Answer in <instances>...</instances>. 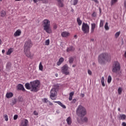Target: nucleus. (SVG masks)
<instances>
[{
	"instance_id": "obj_1",
	"label": "nucleus",
	"mask_w": 126,
	"mask_h": 126,
	"mask_svg": "<svg viewBox=\"0 0 126 126\" xmlns=\"http://www.w3.org/2000/svg\"><path fill=\"white\" fill-rule=\"evenodd\" d=\"M30 84H29V83H26L25 84V86L26 89H28V90H30L31 89V91L32 92H37V91H39V88H40V81L38 80H34L32 82H31Z\"/></svg>"
},
{
	"instance_id": "obj_2",
	"label": "nucleus",
	"mask_w": 126,
	"mask_h": 126,
	"mask_svg": "<svg viewBox=\"0 0 126 126\" xmlns=\"http://www.w3.org/2000/svg\"><path fill=\"white\" fill-rule=\"evenodd\" d=\"M111 55L107 53H104L101 54L98 56V63L100 64H104L106 63L111 62Z\"/></svg>"
},
{
	"instance_id": "obj_3",
	"label": "nucleus",
	"mask_w": 126,
	"mask_h": 126,
	"mask_svg": "<svg viewBox=\"0 0 126 126\" xmlns=\"http://www.w3.org/2000/svg\"><path fill=\"white\" fill-rule=\"evenodd\" d=\"M42 26L43 30L48 34H52L53 31L51 27V22L48 19H44L42 21Z\"/></svg>"
},
{
	"instance_id": "obj_4",
	"label": "nucleus",
	"mask_w": 126,
	"mask_h": 126,
	"mask_svg": "<svg viewBox=\"0 0 126 126\" xmlns=\"http://www.w3.org/2000/svg\"><path fill=\"white\" fill-rule=\"evenodd\" d=\"M60 86L58 84L54 85V88L50 91V98L52 100H56L57 98V93L59 91Z\"/></svg>"
},
{
	"instance_id": "obj_5",
	"label": "nucleus",
	"mask_w": 126,
	"mask_h": 126,
	"mask_svg": "<svg viewBox=\"0 0 126 126\" xmlns=\"http://www.w3.org/2000/svg\"><path fill=\"white\" fill-rule=\"evenodd\" d=\"M76 114L77 116H80V117H84L86 115V109L82 105H79L76 109Z\"/></svg>"
},
{
	"instance_id": "obj_6",
	"label": "nucleus",
	"mask_w": 126,
	"mask_h": 126,
	"mask_svg": "<svg viewBox=\"0 0 126 126\" xmlns=\"http://www.w3.org/2000/svg\"><path fill=\"white\" fill-rule=\"evenodd\" d=\"M120 70H121V65L120 64V63L118 61L114 62L112 64V72L117 73V72L120 71Z\"/></svg>"
},
{
	"instance_id": "obj_7",
	"label": "nucleus",
	"mask_w": 126,
	"mask_h": 126,
	"mask_svg": "<svg viewBox=\"0 0 126 126\" xmlns=\"http://www.w3.org/2000/svg\"><path fill=\"white\" fill-rule=\"evenodd\" d=\"M90 30V27L88 24L83 23L82 25V31H83L84 34H88Z\"/></svg>"
},
{
	"instance_id": "obj_8",
	"label": "nucleus",
	"mask_w": 126,
	"mask_h": 126,
	"mask_svg": "<svg viewBox=\"0 0 126 126\" xmlns=\"http://www.w3.org/2000/svg\"><path fill=\"white\" fill-rule=\"evenodd\" d=\"M62 72L65 75H69V67L67 64L64 65L62 67Z\"/></svg>"
},
{
	"instance_id": "obj_9",
	"label": "nucleus",
	"mask_w": 126,
	"mask_h": 126,
	"mask_svg": "<svg viewBox=\"0 0 126 126\" xmlns=\"http://www.w3.org/2000/svg\"><path fill=\"white\" fill-rule=\"evenodd\" d=\"M32 46H33V44L32 43L31 40L28 39L26 41V43H25L24 49H30V48H31Z\"/></svg>"
},
{
	"instance_id": "obj_10",
	"label": "nucleus",
	"mask_w": 126,
	"mask_h": 126,
	"mask_svg": "<svg viewBox=\"0 0 126 126\" xmlns=\"http://www.w3.org/2000/svg\"><path fill=\"white\" fill-rule=\"evenodd\" d=\"M24 52L25 56H26L27 58H31L32 57V55H31V52H30V49H24Z\"/></svg>"
},
{
	"instance_id": "obj_11",
	"label": "nucleus",
	"mask_w": 126,
	"mask_h": 126,
	"mask_svg": "<svg viewBox=\"0 0 126 126\" xmlns=\"http://www.w3.org/2000/svg\"><path fill=\"white\" fill-rule=\"evenodd\" d=\"M29 122L27 119H23L20 123V126H28Z\"/></svg>"
},
{
	"instance_id": "obj_12",
	"label": "nucleus",
	"mask_w": 126,
	"mask_h": 126,
	"mask_svg": "<svg viewBox=\"0 0 126 126\" xmlns=\"http://www.w3.org/2000/svg\"><path fill=\"white\" fill-rule=\"evenodd\" d=\"M61 36L63 38H67L70 36V33L68 32L64 31L61 33Z\"/></svg>"
},
{
	"instance_id": "obj_13",
	"label": "nucleus",
	"mask_w": 126,
	"mask_h": 126,
	"mask_svg": "<svg viewBox=\"0 0 126 126\" xmlns=\"http://www.w3.org/2000/svg\"><path fill=\"white\" fill-rule=\"evenodd\" d=\"M126 119V114H119L118 116V120L119 121H124Z\"/></svg>"
},
{
	"instance_id": "obj_14",
	"label": "nucleus",
	"mask_w": 126,
	"mask_h": 126,
	"mask_svg": "<svg viewBox=\"0 0 126 126\" xmlns=\"http://www.w3.org/2000/svg\"><path fill=\"white\" fill-rule=\"evenodd\" d=\"M97 27V25L95 23L91 24V33H94V31H95V29Z\"/></svg>"
},
{
	"instance_id": "obj_15",
	"label": "nucleus",
	"mask_w": 126,
	"mask_h": 126,
	"mask_svg": "<svg viewBox=\"0 0 126 126\" xmlns=\"http://www.w3.org/2000/svg\"><path fill=\"white\" fill-rule=\"evenodd\" d=\"M20 35H21V30L18 29L14 33L13 36L14 37H19Z\"/></svg>"
},
{
	"instance_id": "obj_16",
	"label": "nucleus",
	"mask_w": 126,
	"mask_h": 126,
	"mask_svg": "<svg viewBox=\"0 0 126 126\" xmlns=\"http://www.w3.org/2000/svg\"><path fill=\"white\" fill-rule=\"evenodd\" d=\"M18 90H22V91H25L24 87L21 84H19L17 86Z\"/></svg>"
},
{
	"instance_id": "obj_17",
	"label": "nucleus",
	"mask_w": 126,
	"mask_h": 126,
	"mask_svg": "<svg viewBox=\"0 0 126 126\" xmlns=\"http://www.w3.org/2000/svg\"><path fill=\"white\" fill-rule=\"evenodd\" d=\"M57 1L59 7H63V0H57Z\"/></svg>"
},
{
	"instance_id": "obj_18",
	"label": "nucleus",
	"mask_w": 126,
	"mask_h": 126,
	"mask_svg": "<svg viewBox=\"0 0 126 126\" xmlns=\"http://www.w3.org/2000/svg\"><path fill=\"white\" fill-rule=\"evenodd\" d=\"M5 96L8 99H9V98L13 97V94L11 92L7 93Z\"/></svg>"
},
{
	"instance_id": "obj_19",
	"label": "nucleus",
	"mask_w": 126,
	"mask_h": 126,
	"mask_svg": "<svg viewBox=\"0 0 126 126\" xmlns=\"http://www.w3.org/2000/svg\"><path fill=\"white\" fill-rule=\"evenodd\" d=\"M63 61H64L63 58H60L59 61L57 62V65H61V64H62V63H63Z\"/></svg>"
},
{
	"instance_id": "obj_20",
	"label": "nucleus",
	"mask_w": 126,
	"mask_h": 126,
	"mask_svg": "<svg viewBox=\"0 0 126 126\" xmlns=\"http://www.w3.org/2000/svg\"><path fill=\"white\" fill-rule=\"evenodd\" d=\"M54 103H57V104H58L61 107L63 108V109H65L66 107H65V105L62 104V103L61 101H54Z\"/></svg>"
},
{
	"instance_id": "obj_21",
	"label": "nucleus",
	"mask_w": 126,
	"mask_h": 126,
	"mask_svg": "<svg viewBox=\"0 0 126 126\" xmlns=\"http://www.w3.org/2000/svg\"><path fill=\"white\" fill-rule=\"evenodd\" d=\"M66 122L68 126H70L72 123V121H71V118H70V117H68L66 120Z\"/></svg>"
},
{
	"instance_id": "obj_22",
	"label": "nucleus",
	"mask_w": 126,
	"mask_h": 126,
	"mask_svg": "<svg viewBox=\"0 0 126 126\" xmlns=\"http://www.w3.org/2000/svg\"><path fill=\"white\" fill-rule=\"evenodd\" d=\"M6 15V12H5V11L3 10L1 11L0 13V16H1V17H5Z\"/></svg>"
},
{
	"instance_id": "obj_23",
	"label": "nucleus",
	"mask_w": 126,
	"mask_h": 126,
	"mask_svg": "<svg viewBox=\"0 0 126 126\" xmlns=\"http://www.w3.org/2000/svg\"><path fill=\"white\" fill-rule=\"evenodd\" d=\"M74 50H75L74 47H73L72 46H70L67 48L66 51H67V52H73V51H74Z\"/></svg>"
},
{
	"instance_id": "obj_24",
	"label": "nucleus",
	"mask_w": 126,
	"mask_h": 126,
	"mask_svg": "<svg viewBox=\"0 0 126 126\" xmlns=\"http://www.w3.org/2000/svg\"><path fill=\"white\" fill-rule=\"evenodd\" d=\"M13 52V49L10 48L8 50V51L6 53V55H7L8 56H10V55H11V53Z\"/></svg>"
},
{
	"instance_id": "obj_25",
	"label": "nucleus",
	"mask_w": 126,
	"mask_h": 126,
	"mask_svg": "<svg viewBox=\"0 0 126 126\" xmlns=\"http://www.w3.org/2000/svg\"><path fill=\"white\" fill-rule=\"evenodd\" d=\"M73 95H74V92H72L70 93L69 96V101H71V100H72V96H73Z\"/></svg>"
},
{
	"instance_id": "obj_26",
	"label": "nucleus",
	"mask_w": 126,
	"mask_h": 126,
	"mask_svg": "<svg viewBox=\"0 0 126 126\" xmlns=\"http://www.w3.org/2000/svg\"><path fill=\"white\" fill-rule=\"evenodd\" d=\"M38 1H42L43 3H46L47 2V0H33V2L35 3L38 2Z\"/></svg>"
},
{
	"instance_id": "obj_27",
	"label": "nucleus",
	"mask_w": 126,
	"mask_h": 126,
	"mask_svg": "<svg viewBox=\"0 0 126 126\" xmlns=\"http://www.w3.org/2000/svg\"><path fill=\"white\" fill-rule=\"evenodd\" d=\"M101 85L103 87H105V78L104 77H102L101 79Z\"/></svg>"
},
{
	"instance_id": "obj_28",
	"label": "nucleus",
	"mask_w": 126,
	"mask_h": 126,
	"mask_svg": "<svg viewBox=\"0 0 126 126\" xmlns=\"http://www.w3.org/2000/svg\"><path fill=\"white\" fill-rule=\"evenodd\" d=\"M77 22L79 26H81V24H82V21H81V20H80V18H77Z\"/></svg>"
},
{
	"instance_id": "obj_29",
	"label": "nucleus",
	"mask_w": 126,
	"mask_h": 126,
	"mask_svg": "<svg viewBox=\"0 0 126 126\" xmlns=\"http://www.w3.org/2000/svg\"><path fill=\"white\" fill-rule=\"evenodd\" d=\"M43 68H44L43 64H42V62H40L39 64V70L41 71H43Z\"/></svg>"
},
{
	"instance_id": "obj_30",
	"label": "nucleus",
	"mask_w": 126,
	"mask_h": 126,
	"mask_svg": "<svg viewBox=\"0 0 126 126\" xmlns=\"http://www.w3.org/2000/svg\"><path fill=\"white\" fill-rule=\"evenodd\" d=\"M118 2V0H111V5H114L115 3H117Z\"/></svg>"
},
{
	"instance_id": "obj_31",
	"label": "nucleus",
	"mask_w": 126,
	"mask_h": 126,
	"mask_svg": "<svg viewBox=\"0 0 126 126\" xmlns=\"http://www.w3.org/2000/svg\"><path fill=\"white\" fill-rule=\"evenodd\" d=\"M121 35V32H118L115 34V38H119V36Z\"/></svg>"
},
{
	"instance_id": "obj_32",
	"label": "nucleus",
	"mask_w": 126,
	"mask_h": 126,
	"mask_svg": "<svg viewBox=\"0 0 126 126\" xmlns=\"http://www.w3.org/2000/svg\"><path fill=\"white\" fill-rule=\"evenodd\" d=\"M82 123H87L88 122V118L87 117H84L82 119Z\"/></svg>"
},
{
	"instance_id": "obj_33",
	"label": "nucleus",
	"mask_w": 126,
	"mask_h": 126,
	"mask_svg": "<svg viewBox=\"0 0 126 126\" xmlns=\"http://www.w3.org/2000/svg\"><path fill=\"white\" fill-rule=\"evenodd\" d=\"M118 94L121 95L122 94V92H123V88L119 87L118 90Z\"/></svg>"
},
{
	"instance_id": "obj_34",
	"label": "nucleus",
	"mask_w": 126,
	"mask_h": 126,
	"mask_svg": "<svg viewBox=\"0 0 126 126\" xmlns=\"http://www.w3.org/2000/svg\"><path fill=\"white\" fill-rule=\"evenodd\" d=\"M111 81H112V76L109 75L108 77L107 82L108 83H111Z\"/></svg>"
},
{
	"instance_id": "obj_35",
	"label": "nucleus",
	"mask_w": 126,
	"mask_h": 126,
	"mask_svg": "<svg viewBox=\"0 0 126 126\" xmlns=\"http://www.w3.org/2000/svg\"><path fill=\"white\" fill-rule=\"evenodd\" d=\"M104 28L105 29V30H109V29H110V28H109V26H108V23H106L105 25L104 26Z\"/></svg>"
},
{
	"instance_id": "obj_36",
	"label": "nucleus",
	"mask_w": 126,
	"mask_h": 126,
	"mask_svg": "<svg viewBox=\"0 0 126 126\" xmlns=\"http://www.w3.org/2000/svg\"><path fill=\"white\" fill-rule=\"evenodd\" d=\"M3 118L4 119H5V121H6V122H7V121H8V116H7V115L4 114L3 115Z\"/></svg>"
},
{
	"instance_id": "obj_37",
	"label": "nucleus",
	"mask_w": 126,
	"mask_h": 126,
	"mask_svg": "<svg viewBox=\"0 0 126 126\" xmlns=\"http://www.w3.org/2000/svg\"><path fill=\"white\" fill-rule=\"evenodd\" d=\"M42 101L43 103H48V102H49L48 98H46L42 99Z\"/></svg>"
},
{
	"instance_id": "obj_38",
	"label": "nucleus",
	"mask_w": 126,
	"mask_h": 126,
	"mask_svg": "<svg viewBox=\"0 0 126 126\" xmlns=\"http://www.w3.org/2000/svg\"><path fill=\"white\" fill-rule=\"evenodd\" d=\"M45 45L46 46H49V45H50V39H47L45 41Z\"/></svg>"
},
{
	"instance_id": "obj_39",
	"label": "nucleus",
	"mask_w": 126,
	"mask_h": 126,
	"mask_svg": "<svg viewBox=\"0 0 126 126\" xmlns=\"http://www.w3.org/2000/svg\"><path fill=\"white\" fill-rule=\"evenodd\" d=\"M103 25H104V21H103V20H100V22L99 24L100 27H103Z\"/></svg>"
},
{
	"instance_id": "obj_40",
	"label": "nucleus",
	"mask_w": 126,
	"mask_h": 126,
	"mask_svg": "<svg viewBox=\"0 0 126 126\" xmlns=\"http://www.w3.org/2000/svg\"><path fill=\"white\" fill-rule=\"evenodd\" d=\"M69 62L70 63H73V58L72 57H70L69 58Z\"/></svg>"
},
{
	"instance_id": "obj_41",
	"label": "nucleus",
	"mask_w": 126,
	"mask_h": 126,
	"mask_svg": "<svg viewBox=\"0 0 126 126\" xmlns=\"http://www.w3.org/2000/svg\"><path fill=\"white\" fill-rule=\"evenodd\" d=\"M77 2H78V0H74L73 5H76V4H77Z\"/></svg>"
},
{
	"instance_id": "obj_42",
	"label": "nucleus",
	"mask_w": 126,
	"mask_h": 126,
	"mask_svg": "<svg viewBox=\"0 0 126 126\" xmlns=\"http://www.w3.org/2000/svg\"><path fill=\"white\" fill-rule=\"evenodd\" d=\"M97 15V13L96 12H94L92 14V16L93 17H96V16Z\"/></svg>"
},
{
	"instance_id": "obj_43",
	"label": "nucleus",
	"mask_w": 126,
	"mask_h": 126,
	"mask_svg": "<svg viewBox=\"0 0 126 126\" xmlns=\"http://www.w3.org/2000/svg\"><path fill=\"white\" fill-rule=\"evenodd\" d=\"M88 73L89 75H92V71L91 70H88Z\"/></svg>"
},
{
	"instance_id": "obj_44",
	"label": "nucleus",
	"mask_w": 126,
	"mask_h": 126,
	"mask_svg": "<svg viewBox=\"0 0 126 126\" xmlns=\"http://www.w3.org/2000/svg\"><path fill=\"white\" fill-rule=\"evenodd\" d=\"M18 118V115H15L14 116L13 119L14 120H17Z\"/></svg>"
},
{
	"instance_id": "obj_45",
	"label": "nucleus",
	"mask_w": 126,
	"mask_h": 126,
	"mask_svg": "<svg viewBox=\"0 0 126 126\" xmlns=\"http://www.w3.org/2000/svg\"><path fill=\"white\" fill-rule=\"evenodd\" d=\"M57 28H58V27L57 26V25L55 24L53 26V29H54V30H56V29H57Z\"/></svg>"
},
{
	"instance_id": "obj_46",
	"label": "nucleus",
	"mask_w": 126,
	"mask_h": 126,
	"mask_svg": "<svg viewBox=\"0 0 126 126\" xmlns=\"http://www.w3.org/2000/svg\"><path fill=\"white\" fill-rule=\"evenodd\" d=\"M33 114L35 115V116H38V112H37V111H34L33 112Z\"/></svg>"
},
{
	"instance_id": "obj_47",
	"label": "nucleus",
	"mask_w": 126,
	"mask_h": 126,
	"mask_svg": "<svg viewBox=\"0 0 126 126\" xmlns=\"http://www.w3.org/2000/svg\"><path fill=\"white\" fill-rule=\"evenodd\" d=\"M92 0L93 1H94L95 3H99V1H98V0Z\"/></svg>"
},
{
	"instance_id": "obj_48",
	"label": "nucleus",
	"mask_w": 126,
	"mask_h": 126,
	"mask_svg": "<svg viewBox=\"0 0 126 126\" xmlns=\"http://www.w3.org/2000/svg\"><path fill=\"white\" fill-rule=\"evenodd\" d=\"M75 102H76V99L74 98L72 100V104H74V103H75Z\"/></svg>"
},
{
	"instance_id": "obj_49",
	"label": "nucleus",
	"mask_w": 126,
	"mask_h": 126,
	"mask_svg": "<svg viewBox=\"0 0 126 126\" xmlns=\"http://www.w3.org/2000/svg\"><path fill=\"white\" fill-rule=\"evenodd\" d=\"M48 103H49V104L50 105V106H53V103L51 101L48 100Z\"/></svg>"
},
{
	"instance_id": "obj_50",
	"label": "nucleus",
	"mask_w": 126,
	"mask_h": 126,
	"mask_svg": "<svg viewBox=\"0 0 126 126\" xmlns=\"http://www.w3.org/2000/svg\"><path fill=\"white\" fill-rule=\"evenodd\" d=\"M122 126H126V122H123V123H122Z\"/></svg>"
},
{
	"instance_id": "obj_51",
	"label": "nucleus",
	"mask_w": 126,
	"mask_h": 126,
	"mask_svg": "<svg viewBox=\"0 0 126 126\" xmlns=\"http://www.w3.org/2000/svg\"><path fill=\"white\" fill-rule=\"evenodd\" d=\"M81 97H84V96H85L84 94H81Z\"/></svg>"
},
{
	"instance_id": "obj_52",
	"label": "nucleus",
	"mask_w": 126,
	"mask_h": 126,
	"mask_svg": "<svg viewBox=\"0 0 126 126\" xmlns=\"http://www.w3.org/2000/svg\"><path fill=\"white\" fill-rule=\"evenodd\" d=\"M5 52V50H2V54H4Z\"/></svg>"
},
{
	"instance_id": "obj_53",
	"label": "nucleus",
	"mask_w": 126,
	"mask_h": 126,
	"mask_svg": "<svg viewBox=\"0 0 126 126\" xmlns=\"http://www.w3.org/2000/svg\"><path fill=\"white\" fill-rule=\"evenodd\" d=\"M74 38H75V39H77V35H75L74 36Z\"/></svg>"
},
{
	"instance_id": "obj_54",
	"label": "nucleus",
	"mask_w": 126,
	"mask_h": 126,
	"mask_svg": "<svg viewBox=\"0 0 126 126\" xmlns=\"http://www.w3.org/2000/svg\"><path fill=\"white\" fill-rule=\"evenodd\" d=\"M77 122H78V123L80 124H81V121H79L78 119H77Z\"/></svg>"
},
{
	"instance_id": "obj_55",
	"label": "nucleus",
	"mask_w": 126,
	"mask_h": 126,
	"mask_svg": "<svg viewBox=\"0 0 126 126\" xmlns=\"http://www.w3.org/2000/svg\"><path fill=\"white\" fill-rule=\"evenodd\" d=\"M118 111H119V112H121V108H118Z\"/></svg>"
},
{
	"instance_id": "obj_56",
	"label": "nucleus",
	"mask_w": 126,
	"mask_h": 126,
	"mask_svg": "<svg viewBox=\"0 0 126 126\" xmlns=\"http://www.w3.org/2000/svg\"><path fill=\"white\" fill-rule=\"evenodd\" d=\"M15 0V1H20V0Z\"/></svg>"
},
{
	"instance_id": "obj_57",
	"label": "nucleus",
	"mask_w": 126,
	"mask_h": 126,
	"mask_svg": "<svg viewBox=\"0 0 126 126\" xmlns=\"http://www.w3.org/2000/svg\"><path fill=\"white\" fill-rule=\"evenodd\" d=\"M1 42H2L1 39H0V44H1Z\"/></svg>"
},
{
	"instance_id": "obj_58",
	"label": "nucleus",
	"mask_w": 126,
	"mask_h": 126,
	"mask_svg": "<svg viewBox=\"0 0 126 126\" xmlns=\"http://www.w3.org/2000/svg\"><path fill=\"white\" fill-rule=\"evenodd\" d=\"M75 66V65H72V67H74Z\"/></svg>"
},
{
	"instance_id": "obj_59",
	"label": "nucleus",
	"mask_w": 126,
	"mask_h": 126,
	"mask_svg": "<svg viewBox=\"0 0 126 126\" xmlns=\"http://www.w3.org/2000/svg\"><path fill=\"white\" fill-rule=\"evenodd\" d=\"M8 64H7L6 65V67H7L8 66Z\"/></svg>"
},
{
	"instance_id": "obj_60",
	"label": "nucleus",
	"mask_w": 126,
	"mask_h": 126,
	"mask_svg": "<svg viewBox=\"0 0 126 126\" xmlns=\"http://www.w3.org/2000/svg\"><path fill=\"white\" fill-rule=\"evenodd\" d=\"M91 41H94V39H91Z\"/></svg>"
},
{
	"instance_id": "obj_61",
	"label": "nucleus",
	"mask_w": 126,
	"mask_h": 126,
	"mask_svg": "<svg viewBox=\"0 0 126 126\" xmlns=\"http://www.w3.org/2000/svg\"><path fill=\"white\" fill-rule=\"evenodd\" d=\"M0 1H2V0H0Z\"/></svg>"
}]
</instances>
